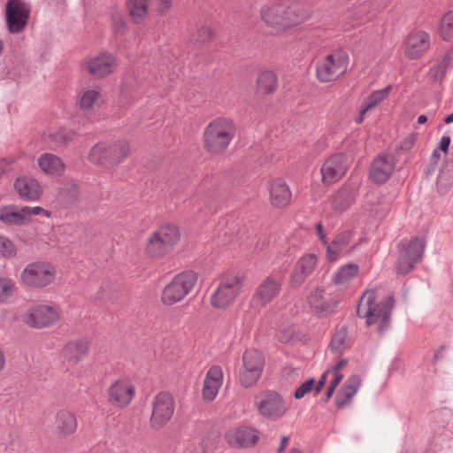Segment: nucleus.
<instances>
[{
  "label": "nucleus",
  "mask_w": 453,
  "mask_h": 453,
  "mask_svg": "<svg viewBox=\"0 0 453 453\" xmlns=\"http://www.w3.org/2000/svg\"><path fill=\"white\" fill-rule=\"evenodd\" d=\"M270 200L273 206L283 207L291 200V192L287 183L282 179L272 181L270 188Z\"/></svg>",
  "instance_id": "30"
},
{
  "label": "nucleus",
  "mask_w": 453,
  "mask_h": 453,
  "mask_svg": "<svg viewBox=\"0 0 453 453\" xmlns=\"http://www.w3.org/2000/svg\"><path fill=\"white\" fill-rule=\"evenodd\" d=\"M197 278L196 273L191 270L178 273L163 288L161 302L165 305H173L180 302L192 291Z\"/></svg>",
  "instance_id": "5"
},
{
  "label": "nucleus",
  "mask_w": 453,
  "mask_h": 453,
  "mask_svg": "<svg viewBox=\"0 0 453 453\" xmlns=\"http://www.w3.org/2000/svg\"><path fill=\"white\" fill-rule=\"evenodd\" d=\"M294 334V331L291 328L280 329L278 334V339L280 342L287 343L288 342Z\"/></svg>",
  "instance_id": "53"
},
{
  "label": "nucleus",
  "mask_w": 453,
  "mask_h": 453,
  "mask_svg": "<svg viewBox=\"0 0 453 453\" xmlns=\"http://www.w3.org/2000/svg\"><path fill=\"white\" fill-rule=\"evenodd\" d=\"M440 35L444 41H449L453 37V12H449L442 17Z\"/></svg>",
  "instance_id": "44"
},
{
  "label": "nucleus",
  "mask_w": 453,
  "mask_h": 453,
  "mask_svg": "<svg viewBox=\"0 0 453 453\" xmlns=\"http://www.w3.org/2000/svg\"><path fill=\"white\" fill-rule=\"evenodd\" d=\"M260 19L265 27L284 33L306 19L302 5L290 0H273L260 8Z\"/></svg>",
  "instance_id": "1"
},
{
  "label": "nucleus",
  "mask_w": 453,
  "mask_h": 453,
  "mask_svg": "<svg viewBox=\"0 0 453 453\" xmlns=\"http://www.w3.org/2000/svg\"><path fill=\"white\" fill-rule=\"evenodd\" d=\"M288 441H289L288 436H283L281 438L280 445L279 446V448L277 449L278 453H283V451L285 450V449L287 447V444H288Z\"/></svg>",
  "instance_id": "64"
},
{
  "label": "nucleus",
  "mask_w": 453,
  "mask_h": 453,
  "mask_svg": "<svg viewBox=\"0 0 453 453\" xmlns=\"http://www.w3.org/2000/svg\"><path fill=\"white\" fill-rule=\"evenodd\" d=\"M349 167L348 157L336 154L328 157L321 166L322 181L330 185L340 180Z\"/></svg>",
  "instance_id": "17"
},
{
  "label": "nucleus",
  "mask_w": 453,
  "mask_h": 453,
  "mask_svg": "<svg viewBox=\"0 0 453 453\" xmlns=\"http://www.w3.org/2000/svg\"><path fill=\"white\" fill-rule=\"evenodd\" d=\"M278 85V78L274 72L270 70L259 73L257 81V89L264 94H270L275 91Z\"/></svg>",
  "instance_id": "36"
},
{
  "label": "nucleus",
  "mask_w": 453,
  "mask_h": 453,
  "mask_svg": "<svg viewBox=\"0 0 453 453\" xmlns=\"http://www.w3.org/2000/svg\"><path fill=\"white\" fill-rule=\"evenodd\" d=\"M70 188V196L73 199H76L80 194L79 187L74 183L67 184L66 188Z\"/></svg>",
  "instance_id": "61"
},
{
  "label": "nucleus",
  "mask_w": 453,
  "mask_h": 453,
  "mask_svg": "<svg viewBox=\"0 0 453 453\" xmlns=\"http://www.w3.org/2000/svg\"><path fill=\"white\" fill-rule=\"evenodd\" d=\"M439 158H440V153L438 152L437 150H434L430 157V163H429V165L426 170V173L428 175L432 174L434 172Z\"/></svg>",
  "instance_id": "52"
},
{
  "label": "nucleus",
  "mask_w": 453,
  "mask_h": 453,
  "mask_svg": "<svg viewBox=\"0 0 453 453\" xmlns=\"http://www.w3.org/2000/svg\"><path fill=\"white\" fill-rule=\"evenodd\" d=\"M265 360L262 354L256 349H248L243 353L242 364L239 369L240 384L246 388L253 387L260 379L264 370Z\"/></svg>",
  "instance_id": "10"
},
{
  "label": "nucleus",
  "mask_w": 453,
  "mask_h": 453,
  "mask_svg": "<svg viewBox=\"0 0 453 453\" xmlns=\"http://www.w3.org/2000/svg\"><path fill=\"white\" fill-rule=\"evenodd\" d=\"M395 160L392 155L380 156L372 162L370 170V178L377 183L386 182L392 174Z\"/></svg>",
  "instance_id": "24"
},
{
  "label": "nucleus",
  "mask_w": 453,
  "mask_h": 453,
  "mask_svg": "<svg viewBox=\"0 0 453 453\" xmlns=\"http://www.w3.org/2000/svg\"><path fill=\"white\" fill-rule=\"evenodd\" d=\"M197 278L196 273L191 270L178 273L163 288L161 302L165 305H173L180 302L192 291Z\"/></svg>",
  "instance_id": "6"
},
{
  "label": "nucleus",
  "mask_w": 453,
  "mask_h": 453,
  "mask_svg": "<svg viewBox=\"0 0 453 453\" xmlns=\"http://www.w3.org/2000/svg\"><path fill=\"white\" fill-rule=\"evenodd\" d=\"M57 269L54 265L43 260L28 263L21 271L20 284L32 289H42L54 283Z\"/></svg>",
  "instance_id": "4"
},
{
  "label": "nucleus",
  "mask_w": 453,
  "mask_h": 453,
  "mask_svg": "<svg viewBox=\"0 0 453 453\" xmlns=\"http://www.w3.org/2000/svg\"><path fill=\"white\" fill-rule=\"evenodd\" d=\"M317 263L318 257L314 253H307L302 256L292 273L290 286L295 288L300 287L305 279L313 273Z\"/></svg>",
  "instance_id": "20"
},
{
  "label": "nucleus",
  "mask_w": 453,
  "mask_h": 453,
  "mask_svg": "<svg viewBox=\"0 0 453 453\" xmlns=\"http://www.w3.org/2000/svg\"><path fill=\"white\" fill-rule=\"evenodd\" d=\"M243 281V276L239 274L223 276L211 297L212 306L225 309L233 303L242 291Z\"/></svg>",
  "instance_id": "7"
},
{
  "label": "nucleus",
  "mask_w": 453,
  "mask_h": 453,
  "mask_svg": "<svg viewBox=\"0 0 453 453\" xmlns=\"http://www.w3.org/2000/svg\"><path fill=\"white\" fill-rule=\"evenodd\" d=\"M58 319V310L49 305L35 306L28 311L26 316L27 324L36 328L50 326L57 323Z\"/></svg>",
  "instance_id": "18"
},
{
  "label": "nucleus",
  "mask_w": 453,
  "mask_h": 453,
  "mask_svg": "<svg viewBox=\"0 0 453 453\" xmlns=\"http://www.w3.org/2000/svg\"><path fill=\"white\" fill-rule=\"evenodd\" d=\"M180 232L173 225H165L155 231L148 240L146 252L157 257L167 253L180 240Z\"/></svg>",
  "instance_id": "9"
},
{
  "label": "nucleus",
  "mask_w": 453,
  "mask_h": 453,
  "mask_svg": "<svg viewBox=\"0 0 453 453\" xmlns=\"http://www.w3.org/2000/svg\"><path fill=\"white\" fill-rule=\"evenodd\" d=\"M17 249L14 243L7 237L0 235V255L4 258L14 257Z\"/></svg>",
  "instance_id": "46"
},
{
  "label": "nucleus",
  "mask_w": 453,
  "mask_h": 453,
  "mask_svg": "<svg viewBox=\"0 0 453 453\" xmlns=\"http://www.w3.org/2000/svg\"><path fill=\"white\" fill-rule=\"evenodd\" d=\"M89 347V342L85 338L70 341L62 349L61 357L65 362L76 365L88 355Z\"/></svg>",
  "instance_id": "23"
},
{
  "label": "nucleus",
  "mask_w": 453,
  "mask_h": 453,
  "mask_svg": "<svg viewBox=\"0 0 453 453\" xmlns=\"http://www.w3.org/2000/svg\"><path fill=\"white\" fill-rule=\"evenodd\" d=\"M358 273V266L356 264H347L342 266L335 273L334 281L337 285H342L353 280Z\"/></svg>",
  "instance_id": "39"
},
{
  "label": "nucleus",
  "mask_w": 453,
  "mask_h": 453,
  "mask_svg": "<svg viewBox=\"0 0 453 453\" xmlns=\"http://www.w3.org/2000/svg\"><path fill=\"white\" fill-rule=\"evenodd\" d=\"M14 188L21 198L29 201L37 200L42 194L39 182L33 178L25 176L16 179Z\"/></svg>",
  "instance_id": "29"
},
{
  "label": "nucleus",
  "mask_w": 453,
  "mask_h": 453,
  "mask_svg": "<svg viewBox=\"0 0 453 453\" xmlns=\"http://www.w3.org/2000/svg\"><path fill=\"white\" fill-rule=\"evenodd\" d=\"M226 440L233 447L248 448L258 441L259 433L251 426H240L228 431L226 434Z\"/></svg>",
  "instance_id": "19"
},
{
  "label": "nucleus",
  "mask_w": 453,
  "mask_h": 453,
  "mask_svg": "<svg viewBox=\"0 0 453 453\" xmlns=\"http://www.w3.org/2000/svg\"><path fill=\"white\" fill-rule=\"evenodd\" d=\"M450 54H445L436 65L431 67L428 73L429 79L434 82L442 79L450 65Z\"/></svg>",
  "instance_id": "40"
},
{
  "label": "nucleus",
  "mask_w": 453,
  "mask_h": 453,
  "mask_svg": "<svg viewBox=\"0 0 453 453\" xmlns=\"http://www.w3.org/2000/svg\"><path fill=\"white\" fill-rule=\"evenodd\" d=\"M174 400L168 392L158 393L153 401V410L150 425L155 429L163 427L174 412Z\"/></svg>",
  "instance_id": "14"
},
{
  "label": "nucleus",
  "mask_w": 453,
  "mask_h": 453,
  "mask_svg": "<svg viewBox=\"0 0 453 453\" xmlns=\"http://www.w3.org/2000/svg\"><path fill=\"white\" fill-rule=\"evenodd\" d=\"M31 6L26 0H8L5 19L8 31L12 34L21 32L27 24Z\"/></svg>",
  "instance_id": "13"
},
{
  "label": "nucleus",
  "mask_w": 453,
  "mask_h": 453,
  "mask_svg": "<svg viewBox=\"0 0 453 453\" xmlns=\"http://www.w3.org/2000/svg\"><path fill=\"white\" fill-rule=\"evenodd\" d=\"M117 65L116 58L108 52H101L84 60V69L95 78H104L111 74Z\"/></svg>",
  "instance_id": "15"
},
{
  "label": "nucleus",
  "mask_w": 453,
  "mask_h": 453,
  "mask_svg": "<svg viewBox=\"0 0 453 453\" xmlns=\"http://www.w3.org/2000/svg\"><path fill=\"white\" fill-rule=\"evenodd\" d=\"M134 395V387L128 380L115 381L109 388L110 402L125 407L130 403Z\"/></svg>",
  "instance_id": "22"
},
{
  "label": "nucleus",
  "mask_w": 453,
  "mask_h": 453,
  "mask_svg": "<svg viewBox=\"0 0 453 453\" xmlns=\"http://www.w3.org/2000/svg\"><path fill=\"white\" fill-rule=\"evenodd\" d=\"M22 208L27 223L29 221L30 218L33 215H42L44 216L45 218H50L51 216V212L50 211H47L40 206H23Z\"/></svg>",
  "instance_id": "48"
},
{
  "label": "nucleus",
  "mask_w": 453,
  "mask_h": 453,
  "mask_svg": "<svg viewBox=\"0 0 453 453\" xmlns=\"http://www.w3.org/2000/svg\"><path fill=\"white\" fill-rule=\"evenodd\" d=\"M52 136L54 137L56 142L58 145H62V144L65 143L66 141L69 140V137H67L66 134L63 130L58 132L56 134H54Z\"/></svg>",
  "instance_id": "58"
},
{
  "label": "nucleus",
  "mask_w": 453,
  "mask_h": 453,
  "mask_svg": "<svg viewBox=\"0 0 453 453\" xmlns=\"http://www.w3.org/2000/svg\"><path fill=\"white\" fill-rule=\"evenodd\" d=\"M88 160L95 165L104 167L111 166L109 142H99L95 144L89 150Z\"/></svg>",
  "instance_id": "33"
},
{
  "label": "nucleus",
  "mask_w": 453,
  "mask_h": 453,
  "mask_svg": "<svg viewBox=\"0 0 453 453\" xmlns=\"http://www.w3.org/2000/svg\"><path fill=\"white\" fill-rule=\"evenodd\" d=\"M299 376V371L292 368H285L283 370V377L288 380H294Z\"/></svg>",
  "instance_id": "55"
},
{
  "label": "nucleus",
  "mask_w": 453,
  "mask_h": 453,
  "mask_svg": "<svg viewBox=\"0 0 453 453\" xmlns=\"http://www.w3.org/2000/svg\"><path fill=\"white\" fill-rule=\"evenodd\" d=\"M78 422L75 415L66 410L57 413L54 430L59 438H67L77 430Z\"/></svg>",
  "instance_id": "27"
},
{
  "label": "nucleus",
  "mask_w": 453,
  "mask_h": 453,
  "mask_svg": "<svg viewBox=\"0 0 453 453\" xmlns=\"http://www.w3.org/2000/svg\"><path fill=\"white\" fill-rule=\"evenodd\" d=\"M425 250V241L419 237L412 238L409 242L399 244V257L396 263L398 274L405 275L414 269L421 260Z\"/></svg>",
  "instance_id": "12"
},
{
  "label": "nucleus",
  "mask_w": 453,
  "mask_h": 453,
  "mask_svg": "<svg viewBox=\"0 0 453 453\" xmlns=\"http://www.w3.org/2000/svg\"><path fill=\"white\" fill-rule=\"evenodd\" d=\"M417 141V135L412 134L411 135H409L408 137H406L402 142H401V150H411L413 145L415 144Z\"/></svg>",
  "instance_id": "54"
},
{
  "label": "nucleus",
  "mask_w": 453,
  "mask_h": 453,
  "mask_svg": "<svg viewBox=\"0 0 453 453\" xmlns=\"http://www.w3.org/2000/svg\"><path fill=\"white\" fill-rule=\"evenodd\" d=\"M307 299L311 308L319 313L332 311L337 303V300L322 288L311 290Z\"/></svg>",
  "instance_id": "25"
},
{
  "label": "nucleus",
  "mask_w": 453,
  "mask_h": 453,
  "mask_svg": "<svg viewBox=\"0 0 453 453\" xmlns=\"http://www.w3.org/2000/svg\"><path fill=\"white\" fill-rule=\"evenodd\" d=\"M198 36L201 42L208 41L211 36V31L207 27H203L198 31Z\"/></svg>",
  "instance_id": "56"
},
{
  "label": "nucleus",
  "mask_w": 453,
  "mask_h": 453,
  "mask_svg": "<svg viewBox=\"0 0 453 453\" xmlns=\"http://www.w3.org/2000/svg\"><path fill=\"white\" fill-rule=\"evenodd\" d=\"M347 364L346 359H341L334 367H332L330 372H340L342 367H343Z\"/></svg>",
  "instance_id": "63"
},
{
  "label": "nucleus",
  "mask_w": 453,
  "mask_h": 453,
  "mask_svg": "<svg viewBox=\"0 0 453 453\" xmlns=\"http://www.w3.org/2000/svg\"><path fill=\"white\" fill-rule=\"evenodd\" d=\"M376 298L375 290H366L359 301L357 312L359 318L365 319L367 326L376 325L378 333L382 334L389 327L395 300L392 296H388L376 303Z\"/></svg>",
  "instance_id": "2"
},
{
  "label": "nucleus",
  "mask_w": 453,
  "mask_h": 453,
  "mask_svg": "<svg viewBox=\"0 0 453 453\" xmlns=\"http://www.w3.org/2000/svg\"><path fill=\"white\" fill-rule=\"evenodd\" d=\"M330 375L333 377L330 380L329 386L336 388V387L342 381L343 375L341 372H330Z\"/></svg>",
  "instance_id": "57"
},
{
  "label": "nucleus",
  "mask_w": 453,
  "mask_h": 453,
  "mask_svg": "<svg viewBox=\"0 0 453 453\" xmlns=\"http://www.w3.org/2000/svg\"><path fill=\"white\" fill-rule=\"evenodd\" d=\"M37 163L40 169L46 174L59 176L65 172V164L62 159L52 153L41 155Z\"/></svg>",
  "instance_id": "31"
},
{
  "label": "nucleus",
  "mask_w": 453,
  "mask_h": 453,
  "mask_svg": "<svg viewBox=\"0 0 453 453\" xmlns=\"http://www.w3.org/2000/svg\"><path fill=\"white\" fill-rule=\"evenodd\" d=\"M370 211H371V213H372L373 215H375L378 218H380L385 215L387 208L383 207V208L380 209L378 206H374V207L372 206V207H371Z\"/></svg>",
  "instance_id": "62"
},
{
  "label": "nucleus",
  "mask_w": 453,
  "mask_h": 453,
  "mask_svg": "<svg viewBox=\"0 0 453 453\" xmlns=\"http://www.w3.org/2000/svg\"><path fill=\"white\" fill-rule=\"evenodd\" d=\"M361 386V378L353 374L347 379L335 397V405L342 409L349 405Z\"/></svg>",
  "instance_id": "28"
},
{
  "label": "nucleus",
  "mask_w": 453,
  "mask_h": 453,
  "mask_svg": "<svg viewBox=\"0 0 453 453\" xmlns=\"http://www.w3.org/2000/svg\"><path fill=\"white\" fill-rule=\"evenodd\" d=\"M453 184V162L452 165H447L440 171L437 178V188L441 194L446 193Z\"/></svg>",
  "instance_id": "41"
},
{
  "label": "nucleus",
  "mask_w": 453,
  "mask_h": 453,
  "mask_svg": "<svg viewBox=\"0 0 453 453\" xmlns=\"http://www.w3.org/2000/svg\"><path fill=\"white\" fill-rule=\"evenodd\" d=\"M353 201L354 198L351 194L346 190H341L334 196L332 205L337 211H344Z\"/></svg>",
  "instance_id": "45"
},
{
  "label": "nucleus",
  "mask_w": 453,
  "mask_h": 453,
  "mask_svg": "<svg viewBox=\"0 0 453 453\" xmlns=\"http://www.w3.org/2000/svg\"><path fill=\"white\" fill-rule=\"evenodd\" d=\"M254 403L261 416L273 420L282 418L288 410L282 396L273 390L256 394Z\"/></svg>",
  "instance_id": "11"
},
{
  "label": "nucleus",
  "mask_w": 453,
  "mask_h": 453,
  "mask_svg": "<svg viewBox=\"0 0 453 453\" xmlns=\"http://www.w3.org/2000/svg\"><path fill=\"white\" fill-rule=\"evenodd\" d=\"M0 220L9 225L22 226L27 224L22 207L18 211H13L6 207L1 208Z\"/></svg>",
  "instance_id": "38"
},
{
  "label": "nucleus",
  "mask_w": 453,
  "mask_h": 453,
  "mask_svg": "<svg viewBox=\"0 0 453 453\" xmlns=\"http://www.w3.org/2000/svg\"><path fill=\"white\" fill-rule=\"evenodd\" d=\"M149 0H127L129 15L135 23H140L148 16Z\"/></svg>",
  "instance_id": "37"
},
{
  "label": "nucleus",
  "mask_w": 453,
  "mask_h": 453,
  "mask_svg": "<svg viewBox=\"0 0 453 453\" xmlns=\"http://www.w3.org/2000/svg\"><path fill=\"white\" fill-rule=\"evenodd\" d=\"M430 35L424 30L411 32L406 39L405 53L412 59L420 58L430 48Z\"/></svg>",
  "instance_id": "21"
},
{
  "label": "nucleus",
  "mask_w": 453,
  "mask_h": 453,
  "mask_svg": "<svg viewBox=\"0 0 453 453\" xmlns=\"http://www.w3.org/2000/svg\"><path fill=\"white\" fill-rule=\"evenodd\" d=\"M282 283L281 275L274 273L268 275L256 288L253 301L261 306H265L279 295Z\"/></svg>",
  "instance_id": "16"
},
{
  "label": "nucleus",
  "mask_w": 453,
  "mask_h": 453,
  "mask_svg": "<svg viewBox=\"0 0 453 453\" xmlns=\"http://www.w3.org/2000/svg\"><path fill=\"white\" fill-rule=\"evenodd\" d=\"M392 87L390 85L385 87L384 88L375 90L371 95L367 96V98L361 104L359 116L355 119L356 123L360 124L363 122L365 119V115L366 112L380 104L383 100H385Z\"/></svg>",
  "instance_id": "32"
},
{
  "label": "nucleus",
  "mask_w": 453,
  "mask_h": 453,
  "mask_svg": "<svg viewBox=\"0 0 453 453\" xmlns=\"http://www.w3.org/2000/svg\"><path fill=\"white\" fill-rule=\"evenodd\" d=\"M130 153V147L126 141L109 142L110 163L111 165L120 164Z\"/></svg>",
  "instance_id": "34"
},
{
  "label": "nucleus",
  "mask_w": 453,
  "mask_h": 453,
  "mask_svg": "<svg viewBox=\"0 0 453 453\" xmlns=\"http://www.w3.org/2000/svg\"><path fill=\"white\" fill-rule=\"evenodd\" d=\"M101 100V93L97 89H87L81 93L79 104L82 110H89Z\"/></svg>",
  "instance_id": "42"
},
{
  "label": "nucleus",
  "mask_w": 453,
  "mask_h": 453,
  "mask_svg": "<svg viewBox=\"0 0 453 453\" xmlns=\"http://www.w3.org/2000/svg\"><path fill=\"white\" fill-rule=\"evenodd\" d=\"M223 383V371L220 366L214 365L208 372L204 379L203 397L206 401H212L217 396Z\"/></svg>",
  "instance_id": "26"
},
{
  "label": "nucleus",
  "mask_w": 453,
  "mask_h": 453,
  "mask_svg": "<svg viewBox=\"0 0 453 453\" xmlns=\"http://www.w3.org/2000/svg\"><path fill=\"white\" fill-rule=\"evenodd\" d=\"M351 240V233L345 231L339 234L334 240L327 245L326 256L329 260H335L345 247L349 245Z\"/></svg>",
  "instance_id": "35"
},
{
  "label": "nucleus",
  "mask_w": 453,
  "mask_h": 453,
  "mask_svg": "<svg viewBox=\"0 0 453 453\" xmlns=\"http://www.w3.org/2000/svg\"><path fill=\"white\" fill-rule=\"evenodd\" d=\"M157 10L160 15H164L169 12L172 6L173 0H156Z\"/></svg>",
  "instance_id": "51"
},
{
  "label": "nucleus",
  "mask_w": 453,
  "mask_h": 453,
  "mask_svg": "<svg viewBox=\"0 0 453 453\" xmlns=\"http://www.w3.org/2000/svg\"><path fill=\"white\" fill-rule=\"evenodd\" d=\"M15 283L9 278L0 277V303L13 295Z\"/></svg>",
  "instance_id": "47"
},
{
  "label": "nucleus",
  "mask_w": 453,
  "mask_h": 453,
  "mask_svg": "<svg viewBox=\"0 0 453 453\" xmlns=\"http://www.w3.org/2000/svg\"><path fill=\"white\" fill-rule=\"evenodd\" d=\"M317 234L319 235L320 241L327 247L329 242L326 240V234L324 232L323 225L321 223H318L316 226Z\"/></svg>",
  "instance_id": "59"
},
{
  "label": "nucleus",
  "mask_w": 453,
  "mask_h": 453,
  "mask_svg": "<svg viewBox=\"0 0 453 453\" xmlns=\"http://www.w3.org/2000/svg\"><path fill=\"white\" fill-rule=\"evenodd\" d=\"M450 144V137L449 135H443L440 141L439 148L443 151L447 152Z\"/></svg>",
  "instance_id": "60"
},
{
  "label": "nucleus",
  "mask_w": 453,
  "mask_h": 453,
  "mask_svg": "<svg viewBox=\"0 0 453 453\" xmlns=\"http://www.w3.org/2000/svg\"><path fill=\"white\" fill-rule=\"evenodd\" d=\"M349 346L348 332L345 327H342L335 332L332 337L330 347L333 352L340 353Z\"/></svg>",
  "instance_id": "43"
},
{
  "label": "nucleus",
  "mask_w": 453,
  "mask_h": 453,
  "mask_svg": "<svg viewBox=\"0 0 453 453\" xmlns=\"http://www.w3.org/2000/svg\"><path fill=\"white\" fill-rule=\"evenodd\" d=\"M314 383H315V380L314 379L311 378L309 380H307L306 381H304L303 383H302L296 390L295 392V397L296 399H301L303 398L306 394H308L309 392L311 391V389L313 388L314 387Z\"/></svg>",
  "instance_id": "50"
},
{
  "label": "nucleus",
  "mask_w": 453,
  "mask_h": 453,
  "mask_svg": "<svg viewBox=\"0 0 453 453\" xmlns=\"http://www.w3.org/2000/svg\"><path fill=\"white\" fill-rule=\"evenodd\" d=\"M349 58L343 50H335L328 54L316 67L317 78L320 82H329L345 73Z\"/></svg>",
  "instance_id": "8"
},
{
  "label": "nucleus",
  "mask_w": 453,
  "mask_h": 453,
  "mask_svg": "<svg viewBox=\"0 0 453 453\" xmlns=\"http://www.w3.org/2000/svg\"><path fill=\"white\" fill-rule=\"evenodd\" d=\"M112 28L116 34H120L125 30L126 21L120 12H114L111 14Z\"/></svg>",
  "instance_id": "49"
},
{
  "label": "nucleus",
  "mask_w": 453,
  "mask_h": 453,
  "mask_svg": "<svg viewBox=\"0 0 453 453\" xmlns=\"http://www.w3.org/2000/svg\"><path fill=\"white\" fill-rule=\"evenodd\" d=\"M235 134L236 127L232 119L218 118L204 129V148L212 154H221L226 150Z\"/></svg>",
  "instance_id": "3"
}]
</instances>
